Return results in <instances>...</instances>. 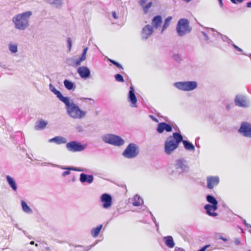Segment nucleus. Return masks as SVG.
I'll use <instances>...</instances> for the list:
<instances>
[{"label": "nucleus", "instance_id": "obj_1", "mask_svg": "<svg viewBox=\"0 0 251 251\" xmlns=\"http://www.w3.org/2000/svg\"><path fill=\"white\" fill-rule=\"evenodd\" d=\"M62 102L65 104L67 114L70 117L74 119H81L86 116V112L81 110L68 97Z\"/></svg>", "mask_w": 251, "mask_h": 251}, {"label": "nucleus", "instance_id": "obj_2", "mask_svg": "<svg viewBox=\"0 0 251 251\" xmlns=\"http://www.w3.org/2000/svg\"><path fill=\"white\" fill-rule=\"evenodd\" d=\"M182 141V135L178 132H175L172 136L167 139L165 143V151L170 154L178 147L179 144Z\"/></svg>", "mask_w": 251, "mask_h": 251}, {"label": "nucleus", "instance_id": "obj_3", "mask_svg": "<svg viewBox=\"0 0 251 251\" xmlns=\"http://www.w3.org/2000/svg\"><path fill=\"white\" fill-rule=\"evenodd\" d=\"M30 11H26L19 14L13 18V22L15 24L16 28L24 30L28 25V19L31 15Z\"/></svg>", "mask_w": 251, "mask_h": 251}, {"label": "nucleus", "instance_id": "obj_4", "mask_svg": "<svg viewBox=\"0 0 251 251\" xmlns=\"http://www.w3.org/2000/svg\"><path fill=\"white\" fill-rule=\"evenodd\" d=\"M191 28L189 26V21L186 19H180L177 24L176 30L179 36H183L190 32Z\"/></svg>", "mask_w": 251, "mask_h": 251}, {"label": "nucleus", "instance_id": "obj_5", "mask_svg": "<svg viewBox=\"0 0 251 251\" xmlns=\"http://www.w3.org/2000/svg\"><path fill=\"white\" fill-rule=\"evenodd\" d=\"M138 153V147L134 143H130L123 152V155L127 158H132L135 157Z\"/></svg>", "mask_w": 251, "mask_h": 251}, {"label": "nucleus", "instance_id": "obj_6", "mask_svg": "<svg viewBox=\"0 0 251 251\" xmlns=\"http://www.w3.org/2000/svg\"><path fill=\"white\" fill-rule=\"evenodd\" d=\"M178 89L184 91H192L197 87L198 84L196 81L179 82L175 84Z\"/></svg>", "mask_w": 251, "mask_h": 251}, {"label": "nucleus", "instance_id": "obj_7", "mask_svg": "<svg viewBox=\"0 0 251 251\" xmlns=\"http://www.w3.org/2000/svg\"><path fill=\"white\" fill-rule=\"evenodd\" d=\"M67 149L71 152H78L83 151L86 147L85 145L81 144L77 141H72L66 144Z\"/></svg>", "mask_w": 251, "mask_h": 251}, {"label": "nucleus", "instance_id": "obj_8", "mask_svg": "<svg viewBox=\"0 0 251 251\" xmlns=\"http://www.w3.org/2000/svg\"><path fill=\"white\" fill-rule=\"evenodd\" d=\"M77 73L81 78L84 79L88 78L91 75L90 69L84 66L79 67L77 69Z\"/></svg>", "mask_w": 251, "mask_h": 251}, {"label": "nucleus", "instance_id": "obj_9", "mask_svg": "<svg viewBox=\"0 0 251 251\" xmlns=\"http://www.w3.org/2000/svg\"><path fill=\"white\" fill-rule=\"evenodd\" d=\"M238 131L245 136L251 137V125L248 123H243Z\"/></svg>", "mask_w": 251, "mask_h": 251}, {"label": "nucleus", "instance_id": "obj_10", "mask_svg": "<svg viewBox=\"0 0 251 251\" xmlns=\"http://www.w3.org/2000/svg\"><path fill=\"white\" fill-rule=\"evenodd\" d=\"M207 187L209 189H212L215 186L218 185L220 179L217 176H209L207 177Z\"/></svg>", "mask_w": 251, "mask_h": 251}, {"label": "nucleus", "instance_id": "obj_11", "mask_svg": "<svg viewBox=\"0 0 251 251\" xmlns=\"http://www.w3.org/2000/svg\"><path fill=\"white\" fill-rule=\"evenodd\" d=\"M172 130V126L165 122L160 123L158 125L157 131L159 133H162L164 131L171 132Z\"/></svg>", "mask_w": 251, "mask_h": 251}, {"label": "nucleus", "instance_id": "obj_12", "mask_svg": "<svg viewBox=\"0 0 251 251\" xmlns=\"http://www.w3.org/2000/svg\"><path fill=\"white\" fill-rule=\"evenodd\" d=\"M49 165H51L53 167H57L60 168L61 169H69V170H72L74 171L77 172H87L86 169L83 168H77L72 166H61L59 165L54 164L53 163H48Z\"/></svg>", "mask_w": 251, "mask_h": 251}, {"label": "nucleus", "instance_id": "obj_13", "mask_svg": "<svg viewBox=\"0 0 251 251\" xmlns=\"http://www.w3.org/2000/svg\"><path fill=\"white\" fill-rule=\"evenodd\" d=\"M204 208L208 215L213 217H216L218 215L217 213L215 212V211L218 209V206L207 204L204 206Z\"/></svg>", "mask_w": 251, "mask_h": 251}, {"label": "nucleus", "instance_id": "obj_14", "mask_svg": "<svg viewBox=\"0 0 251 251\" xmlns=\"http://www.w3.org/2000/svg\"><path fill=\"white\" fill-rule=\"evenodd\" d=\"M94 179V176L92 175H88L84 173H81L80 175L79 180L82 183H87L91 184L93 182Z\"/></svg>", "mask_w": 251, "mask_h": 251}, {"label": "nucleus", "instance_id": "obj_15", "mask_svg": "<svg viewBox=\"0 0 251 251\" xmlns=\"http://www.w3.org/2000/svg\"><path fill=\"white\" fill-rule=\"evenodd\" d=\"M125 141L120 136L111 135V144L114 146H120L123 145Z\"/></svg>", "mask_w": 251, "mask_h": 251}, {"label": "nucleus", "instance_id": "obj_16", "mask_svg": "<svg viewBox=\"0 0 251 251\" xmlns=\"http://www.w3.org/2000/svg\"><path fill=\"white\" fill-rule=\"evenodd\" d=\"M49 88L50 91L55 94L57 98L62 102L64 101V100L67 97L63 96L62 94L57 90L51 84H50Z\"/></svg>", "mask_w": 251, "mask_h": 251}, {"label": "nucleus", "instance_id": "obj_17", "mask_svg": "<svg viewBox=\"0 0 251 251\" xmlns=\"http://www.w3.org/2000/svg\"><path fill=\"white\" fill-rule=\"evenodd\" d=\"M100 201L103 203L102 206L104 208L110 207V194L104 193L100 197Z\"/></svg>", "mask_w": 251, "mask_h": 251}, {"label": "nucleus", "instance_id": "obj_18", "mask_svg": "<svg viewBox=\"0 0 251 251\" xmlns=\"http://www.w3.org/2000/svg\"><path fill=\"white\" fill-rule=\"evenodd\" d=\"M153 32V28L150 25H146L142 30V37L147 39Z\"/></svg>", "mask_w": 251, "mask_h": 251}, {"label": "nucleus", "instance_id": "obj_19", "mask_svg": "<svg viewBox=\"0 0 251 251\" xmlns=\"http://www.w3.org/2000/svg\"><path fill=\"white\" fill-rule=\"evenodd\" d=\"M6 179L9 185L14 191H16L18 189L17 184L14 179L10 176H6Z\"/></svg>", "mask_w": 251, "mask_h": 251}, {"label": "nucleus", "instance_id": "obj_20", "mask_svg": "<svg viewBox=\"0 0 251 251\" xmlns=\"http://www.w3.org/2000/svg\"><path fill=\"white\" fill-rule=\"evenodd\" d=\"M50 143H55L56 144L60 145L64 144L67 142V140L65 138L61 136H55L49 140Z\"/></svg>", "mask_w": 251, "mask_h": 251}, {"label": "nucleus", "instance_id": "obj_21", "mask_svg": "<svg viewBox=\"0 0 251 251\" xmlns=\"http://www.w3.org/2000/svg\"><path fill=\"white\" fill-rule=\"evenodd\" d=\"M47 125V122L43 120H40L36 123L34 128L37 130H43L46 127Z\"/></svg>", "mask_w": 251, "mask_h": 251}, {"label": "nucleus", "instance_id": "obj_22", "mask_svg": "<svg viewBox=\"0 0 251 251\" xmlns=\"http://www.w3.org/2000/svg\"><path fill=\"white\" fill-rule=\"evenodd\" d=\"M235 102L237 105L241 107H246L247 105L246 100L242 96H237L235 100Z\"/></svg>", "mask_w": 251, "mask_h": 251}, {"label": "nucleus", "instance_id": "obj_23", "mask_svg": "<svg viewBox=\"0 0 251 251\" xmlns=\"http://www.w3.org/2000/svg\"><path fill=\"white\" fill-rule=\"evenodd\" d=\"M128 99L129 101L133 104H135L137 102V99L134 94V88L132 86L130 87Z\"/></svg>", "mask_w": 251, "mask_h": 251}, {"label": "nucleus", "instance_id": "obj_24", "mask_svg": "<svg viewBox=\"0 0 251 251\" xmlns=\"http://www.w3.org/2000/svg\"><path fill=\"white\" fill-rule=\"evenodd\" d=\"M47 3L54 5L57 8H60L63 4V0H46Z\"/></svg>", "mask_w": 251, "mask_h": 251}, {"label": "nucleus", "instance_id": "obj_25", "mask_svg": "<svg viewBox=\"0 0 251 251\" xmlns=\"http://www.w3.org/2000/svg\"><path fill=\"white\" fill-rule=\"evenodd\" d=\"M162 22V19L161 16L158 15L153 18L152 21V24L155 28H157L160 26Z\"/></svg>", "mask_w": 251, "mask_h": 251}, {"label": "nucleus", "instance_id": "obj_26", "mask_svg": "<svg viewBox=\"0 0 251 251\" xmlns=\"http://www.w3.org/2000/svg\"><path fill=\"white\" fill-rule=\"evenodd\" d=\"M102 227V225H100L97 227L93 228L91 230V235L94 238H96L98 236L100 230Z\"/></svg>", "mask_w": 251, "mask_h": 251}, {"label": "nucleus", "instance_id": "obj_27", "mask_svg": "<svg viewBox=\"0 0 251 251\" xmlns=\"http://www.w3.org/2000/svg\"><path fill=\"white\" fill-rule=\"evenodd\" d=\"M146 1V0H140L139 2L140 5L143 7L144 12L145 13H147L148 12L149 9L152 5L151 2H150L148 3L147 4L145 5Z\"/></svg>", "mask_w": 251, "mask_h": 251}, {"label": "nucleus", "instance_id": "obj_28", "mask_svg": "<svg viewBox=\"0 0 251 251\" xmlns=\"http://www.w3.org/2000/svg\"><path fill=\"white\" fill-rule=\"evenodd\" d=\"M21 206L23 211L27 214H32L33 211L28 206L26 202L24 201H21Z\"/></svg>", "mask_w": 251, "mask_h": 251}, {"label": "nucleus", "instance_id": "obj_29", "mask_svg": "<svg viewBox=\"0 0 251 251\" xmlns=\"http://www.w3.org/2000/svg\"><path fill=\"white\" fill-rule=\"evenodd\" d=\"M63 83L65 87L68 90H73L75 88V83L68 79H65Z\"/></svg>", "mask_w": 251, "mask_h": 251}, {"label": "nucleus", "instance_id": "obj_30", "mask_svg": "<svg viewBox=\"0 0 251 251\" xmlns=\"http://www.w3.org/2000/svg\"><path fill=\"white\" fill-rule=\"evenodd\" d=\"M165 244L169 248H173L175 243L171 236H167L164 238Z\"/></svg>", "mask_w": 251, "mask_h": 251}, {"label": "nucleus", "instance_id": "obj_31", "mask_svg": "<svg viewBox=\"0 0 251 251\" xmlns=\"http://www.w3.org/2000/svg\"><path fill=\"white\" fill-rule=\"evenodd\" d=\"M98 243V241L95 242L93 244L89 246H84L82 245H74L75 248H79L83 249V251H89L92 248L94 247Z\"/></svg>", "mask_w": 251, "mask_h": 251}, {"label": "nucleus", "instance_id": "obj_32", "mask_svg": "<svg viewBox=\"0 0 251 251\" xmlns=\"http://www.w3.org/2000/svg\"><path fill=\"white\" fill-rule=\"evenodd\" d=\"M184 145V148L186 150L189 151H194L195 150V147L193 144L188 141L183 140L182 141Z\"/></svg>", "mask_w": 251, "mask_h": 251}, {"label": "nucleus", "instance_id": "obj_33", "mask_svg": "<svg viewBox=\"0 0 251 251\" xmlns=\"http://www.w3.org/2000/svg\"><path fill=\"white\" fill-rule=\"evenodd\" d=\"M143 203L142 200L138 196H135L132 202V204L133 206H138L142 204Z\"/></svg>", "mask_w": 251, "mask_h": 251}, {"label": "nucleus", "instance_id": "obj_34", "mask_svg": "<svg viewBox=\"0 0 251 251\" xmlns=\"http://www.w3.org/2000/svg\"><path fill=\"white\" fill-rule=\"evenodd\" d=\"M206 200L209 203L212 204V205L218 206V201L213 196L207 195Z\"/></svg>", "mask_w": 251, "mask_h": 251}, {"label": "nucleus", "instance_id": "obj_35", "mask_svg": "<svg viewBox=\"0 0 251 251\" xmlns=\"http://www.w3.org/2000/svg\"><path fill=\"white\" fill-rule=\"evenodd\" d=\"M176 166L177 169H181L182 170H184L186 167L185 161L182 159L177 161Z\"/></svg>", "mask_w": 251, "mask_h": 251}, {"label": "nucleus", "instance_id": "obj_36", "mask_svg": "<svg viewBox=\"0 0 251 251\" xmlns=\"http://www.w3.org/2000/svg\"><path fill=\"white\" fill-rule=\"evenodd\" d=\"M8 49L12 53H15L18 52V47L16 44L10 43L8 45Z\"/></svg>", "mask_w": 251, "mask_h": 251}, {"label": "nucleus", "instance_id": "obj_37", "mask_svg": "<svg viewBox=\"0 0 251 251\" xmlns=\"http://www.w3.org/2000/svg\"><path fill=\"white\" fill-rule=\"evenodd\" d=\"M172 19V18L171 16H169L166 19L164 24L162 27V31H163L164 30H165L167 28V27L169 25Z\"/></svg>", "mask_w": 251, "mask_h": 251}, {"label": "nucleus", "instance_id": "obj_38", "mask_svg": "<svg viewBox=\"0 0 251 251\" xmlns=\"http://www.w3.org/2000/svg\"><path fill=\"white\" fill-rule=\"evenodd\" d=\"M75 57H71L67 59L66 63L70 66L75 67Z\"/></svg>", "mask_w": 251, "mask_h": 251}, {"label": "nucleus", "instance_id": "obj_39", "mask_svg": "<svg viewBox=\"0 0 251 251\" xmlns=\"http://www.w3.org/2000/svg\"><path fill=\"white\" fill-rule=\"evenodd\" d=\"M85 58H84V57L82 56L81 55V56L80 57H79L78 59H75V67H76V66H79V65H80L81 63L85 60Z\"/></svg>", "mask_w": 251, "mask_h": 251}, {"label": "nucleus", "instance_id": "obj_40", "mask_svg": "<svg viewBox=\"0 0 251 251\" xmlns=\"http://www.w3.org/2000/svg\"><path fill=\"white\" fill-rule=\"evenodd\" d=\"M102 140L106 143L110 144V134H107L102 137Z\"/></svg>", "mask_w": 251, "mask_h": 251}, {"label": "nucleus", "instance_id": "obj_41", "mask_svg": "<svg viewBox=\"0 0 251 251\" xmlns=\"http://www.w3.org/2000/svg\"><path fill=\"white\" fill-rule=\"evenodd\" d=\"M67 45H68V50H69V51H70L71 50V49H72V39H71V38L68 37L67 39Z\"/></svg>", "mask_w": 251, "mask_h": 251}, {"label": "nucleus", "instance_id": "obj_42", "mask_svg": "<svg viewBox=\"0 0 251 251\" xmlns=\"http://www.w3.org/2000/svg\"><path fill=\"white\" fill-rule=\"evenodd\" d=\"M115 79L117 81L124 82V79L123 76L120 74H116L115 76Z\"/></svg>", "mask_w": 251, "mask_h": 251}, {"label": "nucleus", "instance_id": "obj_43", "mask_svg": "<svg viewBox=\"0 0 251 251\" xmlns=\"http://www.w3.org/2000/svg\"><path fill=\"white\" fill-rule=\"evenodd\" d=\"M64 170H66V171L63 172V173L62 174V176L63 177H65L66 176L70 175L71 173V172H70L71 170H69V169H64Z\"/></svg>", "mask_w": 251, "mask_h": 251}, {"label": "nucleus", "instance_id": "obj_44", "mask_svg": "<svg viewBox=\"0 0 251 251\" xmlns=\"http://www.w3.org/2000/svg\"><path fill=\"white\" fill-rule=\"evenodd\" d=\"M87 50H88V48H85L83 50V51H82V53L81 54V56L84 57L85 58H86V53H87Z\"/></svg>", "mask_w": 251, "mask_h": 251}, {"label": "nucleus", "instance_id": "obj_45", "mask_svg": "<svg viewBox=\"0 0 251 251\" xmlns=\"http://www.w3.org/2000/svg\"><path fill=\"white\" fill-rule=\"evenodd\" d=\"M111 63H112L114 64V65H115L118 68H122V66L119 63L115 62L114 60H112L111 59Z\"/></svg>", "mask_w": 251, "mask_h": 251}, {"label": "nucleus", "instance_id": "obj_46", "mask_svg": "<svg viewBox=\"0 0 251 251\" xmlns=\"http://www.w3.org/2000/svg\"><path fill=\"white\" fill-rule=\"evenodd\" d=\"M234 243L236 245H239L240 244V240L239 238H235L234 239Z\"/></svg>", "mask_w": 251, "mask_h": 251}, {"label": "nucleus", "instance_id": "obj_47", "mask_svg": "<svg viewBox=\"0 0 251 251\" xmlns=\"http://www.w3.org/2000/svg\"><path fill=\"white\" fill-rule=\"evenodd\" d=\"M15 226L16 228H17V229H18L19 230H22V231H23V232H24V233L25 235H26V231H25V230H22L21 228H20V227H19V226H18V224H15V226Z\"/></svg>", "mask_w": 251, "mask_h": 251}, {"label": "nucleus", "instance_id": "obj_48", "mask_svg": "<svg viewBox=\"0 0 251 251\" xmlns=\"http://www.w3.org/2000/svg\"><path fill=\"white\" fill-rule=\"evenodd\" d=\"M150 117L151 118V119L154 122H158V120H157V119H156V118H155L154 116H153L152 115H150Z\"/></svg>", "mask_w": 251, "mask_h": 251}, {"label": "nucleus", "instance_id": "obj_49", "mask_svg": "<svg viewBox=\"0 0 251 251\" xmlns=\"http://www.w3.org/2000/svg\"><path fill=\"white\" fill-rule=\"evenodd\" d=\"M0 67L4 69H6V65L2 62H0Z\"/></svg>", "mask_w": 251, "mask_h": 251}, {"label": "nucleus", "instance_id": "obj_50", "mask_svg": "<svg viewBox=\"0 0 251 251\" xmlns=\"http://www.w3.org/2000/svg\"><path fill=\"white\" fill-rule=\"evenodd\" d=\"M112 16L115 19L118 18V17L117 16L116 13L115 11L112 12Z\"/></svg>", "mask_w": 251, "mask_h": 251}, {"label": "nucleus", "instance_id": "obj_51", "mask_svg": "<svg viewBox=\"0 0 251 251\" xmlns=\"http://www.w3.org/2000/svg\"><path fill=\"white\" fill-rule=\"evenodd\" d=\"M234 48L237 50L239 51H242V50L241 49H240V48L238 47L236 45H234L233 46Z\"/></svg>", "mask_w": 251, "mask_h": 251}, {"label": "nucleus", "instance_id": "obj_52", "mask_svg": "<svg viewBox=\"0 0 251 251\" xmlns=\"http://www.w3.org/2000/svg\"><path fill=\"white\" fill-rule=\"evenodd\" d=\"M174 251H185L184 250L181 248H176Z\"/></svg>", "mask_w": 251, "mask_h": 251}, {"label": "nucleus", "instance_id": "obj_53", "mask_svg": "<svg viewBox=\"0 0 251 251\" xmlns=\"http://www.w3.org/2000/svg\"><path fill=\"white\" fill-rule=\"evenodd\" d=\"M247 6L248 7H251V1L247 3Z\"/></svg>", "mask_w": 251, "mask_h": 251}, {"label": "nucleus", "instance_id": "obj_54", "mask_svg": "<svg viewBox=\"0 0 251 251\" xmlns=\"http://www.w3.org/2000/svg\"><path fill=\"white\" fill-rule=\"evenodd\" d=\"M221 239H222L223 241H225V242H226L227 241V239L225 238H224V237H221L220 238Z\"/></svg>", "mask_w": 251, "mask_h": 251}, {"label": "nucleus", "instance_id": "obj_55", "mask_svg": "<svg viewBox=\"0 0 251 251\" xmlns=\"http://www.w3.org/2000/svg\"><path fill=\"white\" fill-rule=\"evenodd\" d=\"M29 244H30V245H34V244H35V243H34V241H30V242L29 243Z\"/></svg>", "mask_w": 251, "mask_h": 251}, {"label": "nucleus", "instance_id": "obj_56", "mask_svg": "<svg viewBox=\"0 0 251 251\" xmlns=\"http://www.w3.org/2000/svg\"><path fill=\"white\" fill-rule=\"evenodd\" d=\"M233 3H236V0H230Z\"/></svg>", "mask_w": 251, "mask_h": 251}, {"label": "nucleus", "instance_id": "obj_57", "mask_svg": "<svg viewBox=\"0 0 251 251\" xmlns=\"http://www.w3.org/2000/svg\"><path fill=\"white\" fill-rule=\"evenodd\" d=\"M237 2L240 3L243 1L244 0H236Z\"/></svg>", "mask_w": 251, "mask_h": 251}, {"label": "nucleus", "instance_id": "obj_58", "mask_svg": "<svg viewBox=\"0 0 251 251\" xmlns=\"http://www.w3.org/2000/svg\"><path fill=\"white\" fill-rule=\"evenodd\" d=\"M218 0L220 2V4L222 5V4H223L222 0Z\"/></svg>", "mask_w": 251, "mask_h": 251}, {"label": "nucleus", "instance_id": "obj_59", "mask_svg": "<svg viewBox=\"0 0 251 251\" xmlns=\"http://www.w3.org/2000/svg\"><path fill=\"white\" fill-rule=\"evenodd\" d=\"M28 154H26V156H27V157H28L31 160H32V159L29 157L28 156Z\"/></svg>", "mask_w": 251, "mask_h": 251}, {"label": "nucleus", "instance_id": "obj_60", "mask_svg": "<svg viewBox=\"0 0 251 251\" xmlns=\"http://www.w3.org/2000/svg\"><path fill=\"white\" fill-rule=\"evenodd\" d=\"M84 99H85V100H92L91 99H89V98H83Z\"/></svg>", "mask_w": 251, "mask_h": 251}, {"label": "nucleus", "instance_id": "obj_61", "mask_svg": "<svg viewBox=\"0 0 251 251\" xmlns=\"http://www.w3.org/2000/svg\"><path fill=\"white\" fill-rule=\"evenodd\" d=\"M72 180L73 181H75V177L72 179Z\"/></svg>", "mask_w": 251, "mask_h": 251}, {"label": "nucleus", "instance_id": "obj_62", "mask_svg": "<svg viewBox=\"0 0 251 251\" xmlns=\"http://www.w3.org/2000/svg\"><path fill=\"white\" fill-rule=\"evenodd\" d=\"M35 246L36 247H38V245L37 244H35Z\"/></svg>", "mask_w": 251, "mask_h": 251}, {"label": "nucleus", "instance_id": "obj_63", "mask_svg": "<svg viewBox=\"0 0 251 251\" xmlns=\"http://www.w3.org/2000/svg\"><path fill=\"white\" fill-rule=\"evenodd\" d=\"M248 251H251V250H248Z\"/></svg>", "mask_w": 251, "mask_h": 251}, {"label": "nucleus", "instance_id": "obj_64", "mask_svg": "<svg viewBox=\"0 0 251 251\" xmlns=\"http://www.w3.org/2000/svg\"><path fill=\"white\" fill-rule=\"evenodd\" d=\"M250 55L251 56V54Z\"/></svg>", "mask_w": 251, "mask_h": 251}]
</instances>
